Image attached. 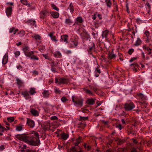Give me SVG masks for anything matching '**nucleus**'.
I'll return each instance as SVG.
<instances>
[{
    "label": "nucleus",
    "instance_id": "nucleus-1",
    "mask_svg": "<svg viewBox=\"0 0 152 152\" xmlns=\"http://www.w3.org/2000/svg\"><path fill=\"white\" fill-rule=\"evenodd\" d=\"M32 134L34 135L28 136L24 134H18L16 135L15 137L19 140L23 141L30 145H39L40 142L39 133L33 131L32 132Z\"/></svg>",
    "mask_w": 152,
    "mask_h": 152
},
{
    "label": "nucleus",
    "instance_id": "nucleus-2",
    "mask_svg": "<svg viewBox=\"0 0 152 152\" xmlns=\"http://www.w3.org/2000/svg\"><path fill=\"white\" fill-rule=\"evenodd\" d=\"M72 99L75 105L80 107L83 106V99L77 96H72Z\"/></svg>",
    "mask_w": 152,
    "mask_h": 152
},
{
    "label": "nucleus",
    "instance_id": "nucleus-3",
    "mask_svg": "<svg viewBox=\"0 0 152 152\" xmlns=\"http://www.w3.org/2000/svg\"><path fill=\"white\" fill-rule=\"evenodd\" d=\"M55 83L59 85L67 84L69 83V79L64 77L56 78Z\"/></svg>",
    "mask_w": 152,
    "mask_h": 152
},
{
    "label": "nucleus",
    "instance_id": "nucleus-4",
    "mask_svg": "<svg viewBox=\"0 0 152 152\" xmlns=\"http://www.w3.org/2000/svg\"><path fill=\"white\" fill-rule=\"evenodd\" d=\"M135 105L132 102L125 103L124 105V107L126 111H130L135 107Z\"/></svg>",
    "mask_w": 152,
    "mask_h": 152
},
{
    "label": "nucleus",
    "instance_id": "nucleus-5",
    "mask_svg": "<svg viewBox=\"0 0 152 152\" xmlns=\"http://www.w3.org/2000/svg\"><path fill=\"white\" fill-rule=\"evenodd\" d=\"M23 50L25 55L27 57H30L34 53V52L33 51L29 52V48L28 46H24L23 48Z\"/></svg>",
    "mask_w": 152,
    "mask_h": 152
},
{
    "label": "nucleus",
    "instance_id": "nucleus-6",
    "mask_svg": "<svg viewBox=\"0 0 152 152\" xmlns=\"http://www.w3.org/2000/svg\"><path fill=\"white\" fill-rule=\"evenodd\" d=\"M49 14V12L46 10H43L41 11L40 13V18H46Z\"/></svg>",
    "mask_w": 152,
    "mask_h": 152
},
{
    "label": "nucleus",
    "instance_id": "nucleus-7",
    "mask_svg": "<svg viewBox=\"0 0 152 152\" xmlns=\"http://www.w3.org/2000/svg\"><path fill=\"white\" fill-rule=\"evenodd\" d=\"M78 44V41L76 39H74L69 43V47L70 48H75L76 47Z\"/></svg>",
    "mask_w": 152,
    "mask_h": 152
},
{
    "label": "nucleus",
    "instance_id": "nucleus-8",
    "mask_svg": "<svg viewBox=\"0 0 152 152\" xmlns=\"http://www.w3.org/2000/svg\"><path fill=\"white\" fill-rule=\"evenodd\" d=\"M26 124L30 128H33L35 125L34 122L32 120L29 118H27Z\"/></svg>",
    "mask_w": 152,
    "mask_h": 152
},
{
    "label": "nucleus",
    "instance_id": "nucleus-9",
    "mask_svg": "<svg viewBox=\"0 0 152 152\" xmlns=\"http://www.w3.org/2000/svg\"><path fill=\"white\" fill-rule=\"evenodd\" d=\"M42 128L45 130H47L50 129V124L48 122L44 123V124H42Z\"/></svg>",
    "mask_w": 152,
    "mask_h": 152
},
{
    "label": "nucleus",
    "instance_id": "nucleus-10",
    "mask_svg": "<svg viewBox=\"0 0 152 152\" xmlns=\"http://www.w3.org/2000/svg\"><path fill=\"white\" fill-rule=\"evenodd\" d=\"M95 48V45L94 43L92 42L91 46V47L89 46L87 50V51L89 54H92V51L93 50H94Z\"/></svg>",
    "mask_w": 152,
    "mask_h": 152
},
{
    "label": "nucleus",
    "instance_id": "nucleus-11",
    "mask_svg": "<svg viewBox=\"0 0 152 152\" xmlns=\"http://www.w3.org/2000/svg\"><path fill=\"white\" fill-rule=\"evenodd\" d=\"M12 11V7H7L6 9V13L8 16H10L11 15Z\"/></svg>",
    "mask_w": 152,
    "mask_h": 152
},
{
    "label": "nucleus",
    "instance_id": "nucleus-12",
    "mask_svg": "<svg viewBox=\"0 0 152 152\" xmlns=\"http://www.w3.org/2000/svg\"><path fill=\"white\" fill-rule=\"evenodd\" d=\"M68 36L67 35H63L61 36V41H63L66 43H68Z\"/></svg>",
    "mask_w": 152,
    "mask_h": 152
},
{
    "label": "nucleus",
    "instance_id": "nucleus-13",
    "mask_svg": "<svg viewBox=\"0 0 152 152\" xmlns=\"http://www.w3.org/2000/svg\"><path fill=\"white\" fill-rule=\"evenodd\" d=\"M17 84L19 87L24 86V82L22 80L19 78H17L16 79Z\"/></svg>",
    "mask_w": 152,
    "mask_h": 152
},
{
    "label": "nucleus",
    "instance_id": "nucleus-14",
    "mask_svg": "<svg viewBox=\"0 0 152 152\" xmlns=\"http://www.w3.org/2000/svg\"><path fill=\"white\" fill-rule=\"evenodd\" d=\"M8 60V54H7L6 53L4 56L3 57L2 61V63L3 64H6Z\"/></svg>",
    "mask_w": 152,
    "mask_h": 152
},
{
    "label": "nucleus",
    "instance_id": "nucleus-15",
    "mask_svg": "<svg viewBox=\"0 0 152 152\" xmlns=\"http://www.w3.org/2000/svg\"><path fill=\"white\" fill-rule=\"evenodd\" d=\"M130 66L133 67L134 68L133 70L135 72L137 71V68H138L139 67V65L136 63H134L131 64Z\"/></svg>",
    "mask_w": 152,
    "mask_h": 152
},
{
    "label": "nucleus",
    "instance_id": "nucleus-16",
    "mask_svg": "<svg viewBox=\"0 0 152 152\" xmlns=\"http://www.w3.org/2000/svg\"><path fill=\"white\" fill-rule=\"evenodd\" d=\"M26 23L28 24H30L31 25H34L35 27H36V25L35 24L36 21L34 19H29L26 21Z\"/></svg>",
    "mask_w": 152,
    "mask_h": 152
},
{
    "label": "nucleus",
    "instance_id": "nucleus-17",
    "mask_svg": "<svg viewBox=\"0 0 152 152\" xmlns=\"http://www.w3.org/2000/svg\"><path fill=\"white\" fill-rule=\"evenodd\" d=\"M42 94L45 98L48 97L50 94V93L48 90H44L42 92Z\"/></svg>",
    "mask_w": 152,
    "mask_h": 152
},
{
    "label": "nucleus",
    "instance_id": "nucleus-18",
    "mask_svg": "<svg viewBox=\"0 0 152 152\" xmlns=\"http://www.w3.org/2000/svg\"><path fill=\"white\" fill-rule=\"evenodd\" d=\"M109 32V31L107 30H106L104 31H103L102 32V37L103 38H106V40H107V37L108 35V33Z\"/></svg>",
    "mask_w": 152,
    "mask_h": 152
},
{
    "label": "nucleus",
    "instance_id": "nucleus-19",
    "mask_svg": "<svg viewBox=\"0 0 152 152\" xmlns=\"http://www.w3.org/2000/svg\"><path fill=\"white\" fill-rule=\"evenodd\" d=\"M30 112L31 114L34 116H38L39 115L38 112L34 109H31Z\"/></svg>",
    "mask_w": 152,
    "mask_h": 152
},
{
    "label": "nucleus",
    "instance_id": "nucleus-20",
    "mask_svg": "<svg viewBox=\"0 0 152 152\" xmlns=\"http://www.w3.org/2000/svg\"><path fill=\"white\" fill-rule=\"evenodd\" d=\"M87 104L90 105H93L95 103V101L93 99H88L86 101Z\"/></svg>",
    "mask_w": 152,
    "mask_h": 152
},
{
    "label": "nucleus",
    "instance_id": "nucleus-21",
    "mask_svg": "<svg viewBox=\"0 0 152 152\" xmlns=\"http://www.w3.org/2000/svg\"><path fill=\"white\" fill-rule=\"evenodd\" d=\"M83 89L86 93L90 95H93L92 92L90 90L87 89L86 88H83Z\"/></svg>",
    "mask_w": 152,
    "mask_h": 152
},
{
    "label": "nucleus",
    "instance_id": "nucleus-22",
    "mask_svg": "<svg viewBox=\"0 0 152 152\" xmlns=\"http://www.w3.org/2000/svg\"><path fill=\"white\" fill-rule=\"evenodd\" d=\"M114 140L117 142L118 145H121L123 143L124 141V140H121V139L118 138L114 139Z\"/></svg>",
    "mask_w": 152,
    "mask_h": 152
},
{
    "label": "nucleus",
    "instance_id": "nucleus-23",
    "mask_svg": "<svg viewBox=\"0 0 152 152\" xmlns=\"http://www.w3.org/2000/svg\"><path fill=\"white\" fill-rule=\"evenodd\" d=\"M50 13L54 18H57L59 16V14L57 12H50Z\"/></svg>",
    "mask_w": 152,
    "mask_h": 152
},
{
    "label": "nucleus",
    "instance_id": "nucleus-24",
    "mask_svg": "<svg viewBox=\"0 0 152 152\" xmlns=\"http://www.w3.org/2000/svg\"><path fill=\"white\" fill-rule=\"evenodd\" d=\"M115 55L112 52L109 54L108 59L109 60H111L113 58H115Z\"/></svg>",
    "mask_w": 152,
    "mask_h": 152
},
{
    "label": "nucleus",
    "instance_id": "nucleus-25",
    "mask_svg": "<svg viewBox=\"0 0 152 152\" xmlns=\"http://www.w3.org/2000/svg\"><path fill=\"white\" fill-rule=\"evenodd\" d=\"M54 56L57 58H60L61 56V53L59 51H56L53 53Z\"/></svg>",
    "mask_w": 152,
    "mask_h": 152
},
{
    "label": "nucleus",
    "instance_id": "nucleus-26",
    "mask_svg": "<svg viewBox=\"0 0 152 152\" xmlns=\"http://www.w3.org/2000/svg\"><path fill=\"white\" fill-rule=\"evenodd\" d=\"M76 21L75 23L77 24L79 23H82L83 22V20L81 17H77L76 19Z\"/></svg>",
    "mask_w": 152,
    "mask_h": 152
},
{
    "label": "nucleus",
    "instance_id": "nucleus-27",
    "mask_svg": "<svg viewBox=\"0 0 152 152\" xmlns=\"http://www.w3.org/2000/svg\"><path fill=\"white\" fill-rule=\"evenodd\" d=\"M68 8L70 10V12L72 13L74 12V9L73 4L72 3H70L69 6Z\"/></svg>",
    "mask_w": 152,
    "mask_h": 152
},
{
    "label": "nucleus",
    "instance_id": "nucleus-28",
    "mask_svg": "<svg viewBox=\"0 0 152 152\" xmlns=\"http://www.w3.org/2000/svg\"><path fill=\"white\" fill-rule=\"evenodd\" d=\"M105 2L107 7L109 8L111 7L112 2L110 0H105Z\"/></svg>",
    "mask_w": 152,
    "mask_h": 152
},
{
    "label": "nucleus",
    "instance_id": "nucleus-29",
    "mask_svg": "<svg viewBox=\"0 0 152 152\" xmlns=\"http://www.w3.org/2000/svg\"><path fill=\"white\" fill-rule=\"evenodd\" d=\"M32 37L33 38H34L36 40H41V37L39 35L35 34L34 35L32 36Z\"/></svg>",
    "mask_w": 152,
    "mask_h": 152
},
{
    "label": "nucleus",
    "instance_id": "nucleus-30",
    "mask_svg": "<svg viewBox=\"0 0 152 152\" xmlns=\"http://www.w3.org/2000/svg\"><path fill=\"white\" fill-rule=\"evenodd\" d=\"M23 125L20 124L16 126V130L18 131H21L23 129Z\"/></svg>",
    "mask_w": 152,
    "mask_h": 152
},
{
    "label": "nucleus",
    "instance_id": "nucleus-31",
    "mask_svg": "<svg viewBox=\"0 0 152 152\" xmlns=\"http://www.w3.org/2000/svg\"><path fill=\"white\" fill-rule=\"evenodd\" d=\"M138 96L142 100L145 99L146 97V96H145L143 94L141 93H139V94Z\"/></svg>",
    "mask_w": 152,
    "mask_h": 152
},
{
    "label": "nucleus",
    "instance_id": "nucleus-32",
    "mask_svg": "<svg viewBox=\"0 0 152 152\" xmlns=\"http://www.w3.org/2000/svg\"><path fill=\"white\" fill-rule=\"evenodd\" d=\"M61 137L64 140H66L69 137V135L67 134H66L65 133L62 134H61Z\"/></svg>",
    "mask_w": 152,
    "mask_h": 152
},
{
    "label": "nucleus",
    "instance_id": "nucleus-33",
    "mask_svg": "<svg viewBox=\"0 0 152 152\" xmlns=\"http://www.w3.org/2000/svg\"><path fill=\"white\" fill-rule=\"evenodd\" d=\"M21 2L24 5L28 6V7H30V4L28 3L26 0H21Z\"/></svg>",
    "mask_w": 152,
    "mask_h": 152
},
{
    "label": "nucleus",
    "instance_id": "nucleus-34",
    "mask_svg": "<svg viewBox=\"0 0 152 152\" xmlns=\"http://www.w3.org/2000/svg\"><path fill=\"white\" fill-rule=\"evenodd\" d=\"M141 41L139 38L137 39V40L134 44V45L136 46L140 45L141 43Z\"/></svg>",
    "mask_w": 152,
    "mask_h": 152
},
{
    "label": "nucleus",
    "instance_id": "nucleus-35",
    "mask_svg": "<svg viewBox=\"0 0 152 152\" xmlns=\"http://www.w3.org/2000/svg\"><path fill=\"white\" fill-rule=\"evenodd\" d=\"M30 58L33 60H38L39 58L38 57L34 55H32L30 57H29Z\"/></svg>",
    "mask_w": 152,
    "mask_h": 152
},
{
    "label": "nucleus",
    "instance_id": "nucleus-36",
    "mask_svg": "<svg viewBox=\"0 0 152 152\" xmlns=\"http://www.w3.org/2000/svg\"><path fill=\"white\" fill-rule=\"evenodd\" d=\"M80 142V137H79L76 139V142L74 143L75 146H77Z\"/></svg>",
    "mask_w": 152,
    "mask_h": 152
},
{
    "label": "nucleus",
    "instance_id": "nucleus-37",
    "mask_svg": "<svg viewBox=\"0 0 152 152\" xmlns=\"http://www.w3.org/2000/svg\"><path fill=\"white\" fill-rule=\"evenodd\" d=\"M89 87L91 90L94 91L95 92H96L97 90V88L95 86L90 85Z\"/></svg>",
    "mask_w": 152,
    "mask_h": 152
},
{
    "label": "nucleus",
    "instance_id": "nucleus-38",
    "mask_svg": "<svg viewBox=\"0 0 152 152\" xmlns=\"http://www.w3.org/2000/svg\"><path fill=\"white\" fill-rule=\"evenodd\" d=\"M72 22V20L69 18L66 19L65 20L66 23L69 25H71Z\"/></svg>",
    "mask_w": 152,
    "mask_h": 152
},
{
    "label": "nucleus",
    "instance_id": "nucleus-39",
    "mask_svg": "<svg viewBox=\"0 0 152 152\" xmlns=\"http://www.w3.org/2000/svg\"><path fill=\"white\" fill-rule=\"evenodd\" d=\"M114 2V0H113ZM113 5L114 6V10L115 12H117L118 11V5L117 3L114 2Z\"/></svg>",
    "mask_w": 152,
    "mask_h": 152
},
{
    "label": "nucleus",
    "instance_id": "nucleus-40",
    "mask_svg": "<svg viewBox=\"0 0 152 152\" xmlns=\"http://www.w3.org/2000/svg\"><path fill=\"white\" fill-rule=\"evenodd\" d=\"M29 92L31 95H33L34 93H36L35 89L34 88H31Z\"/></svg>",
    "mask_w": 152,
    "mask_h": 152
},
{
    "label": "nucleus",
    "instance_id": "nucleus-41",
    "mask_svg": "<svg viewBox=\"0 0 152 152\" xmlns=\"http://www.w3.org/2000/svg\"><path fill=\"white\" fill-rule=\"evenodd\" d=\"M84 146L85 148L88 151L90 150L91 148L90 146L88 145L87 143H84Z\"/></svg>",
    "mask_w": 152,
    "mask_h": 152
},
{
    "label": "nucleus",
    "instance_id": "nucleus-42",
    "mask_svg": "<svg viewBox=\"0 0 152 152\" xmlns=\"http://www.w3.org/2000/svg\"><path fill=\"white\" fill-rule=\"evenodd\" d=\"M20 35V37H22L25 34V32L23 30L20 31L18 33Z\"/></svg>",
    "mask_w": 152,
    "mask_h": 152
},
{
    "label": "nucleus",
    "instance_id": "nucleus-43",
    "mask_svg": "<svg viewBox=\"0 0 152 152\" xmlns=\"http://www.w3.org/2000/svg\"><path fill=\"white\" fill-rule=\"evenodd\" d=\"M22 94L24 97L28 96L29 95L28 92L27 91H23L22 93Z\"/></svg>",
    "mask_w": 152,
    "mask_h": 152
},
{
    "label": "nucleus",
    "instance_id": "nucleus-44",
    "mask_svg": "<svg viewBox=\"0 0 152 152\" xmlns=\"http://www.w3.org/2000/svg\"><path fill=\"white\" fill-rule=\"evenodd\" d=\"M7 120L10 122H12L14 121V118L13 117H11L10 118H8Z\"/></svg>",
    "mask_w": 152,
    "mask_h": 152
},
{
    "label": "nucleus",
    "instance_id": "nucleus-45",
    "mask_svg": "<svg viewBox=\"0 0 152 152\" xmlns=\"http://www.w3.org/2000/svg\"><path fill=\"white\" fill-rule=\"evenodd\" d=\"M61 101L63 102L68 100V99L65 96H63L61 98Z\"/></svg>",
    "mask_w": 152,
    "mask_h": 152
},
{
    "label": "nucleus",
    "instance_id": "nucleus-46",
    "mask_svg": "<svg viewBox=\"0 0 152 152\" xmlns=\"http://www.w3.org/2000/svg\"><path fill=\"white\" fill-rule=\"evenodd\" d=\"M71 151L73 152H83L81 151H77L75 148V147H73L71 148Z\"/></svg>",
    "mask_w": 152,
    "mask_h": 152
},
{
    "label": "nucleus",
    "instance_id": "nucleus-47",
    "mask_svg": "<svg viewBox=\"0 0 152 152\" xmlns=\"http://www.w3.org/2000/svg\"><path fill=\"white\" fill-rule=\"evenodd\" d=\"M51 6L53 9L56 10V11H58L59 10V9L55 4H52Z\"/></svg>",
    "mask_w": 152,
    "mask_h": 152
},
{
    "label": "nucleus",
    "instance_id": "nucleus-48",
    "mask_svg": "<svg viewBox=\"0 0 152 152\" xmlns=\"http://www.w3.org/2000/svg\"><path fill=\"white\" fill-rule=\"evenodd\" d=\"M55 92L56 94H60L61 93V91L59 89L56 88L54 89Z\"/></svg>",
    "mask_w": 152,
    "mask_h": 152
},
{
    "label": "nucleus",
    "instance_id": "nucleus-49",
    "mask_svg": "<svg viewBox=\"0 0 152 152\" xmlns=\"http://www.w3.org/2000/svg\"><path fill=\"white\" fill-rule=\"evenodd\" d=\"M88 119V117H82L80 116V120H87Z\"/></svg>",
    "mask_w": 152,
    "mask_h": 152
},
{
    "label": "nucleus",
    "instance_id": "nucleus-50",
    "mask_svg": "<svg viewBox=\"0 0 152 152\" xmlns=\"http://www.w3.org/2000/svg\"><path fill=\"white\" fill-rule=\"evenodd\" d=\"M144 34L147 37V38L148 39V36L150 34L149 32L148 31L146 30L145 31Z\"/></svg>",
    "mask_w": 152,
    "mask_h": 152
},
{
    "label": "nucleus",
    "instance_id": "nucleus-51",
    "mask_svg": "<svg viewBox=\"0 0 152 152\" xmlns=\"http://www.w3.org/2000/svg\"><path fill=\"white\" fill-rule=\"evenodd\" d=\"M42 55L45 59L50 60V58L48 56L47 54H42Z\"/></svg>",
    "mask_w": 152,
    "mask_h": 152
},
{
    "label": "nucleus",
    "instance_id": "nucleus-52",
    "mask_svg": "<svg viewBox=\"0 0 152 152\" xmlns=\"http://www.w3.org/2000/svg\"><path fill=\"white\" fill-rule=\"evenodd\" d=\"M134 51V50L132 48H131L128 51V53L129 54L131 55Z\"/></svg>",
    "mask_w": 152,
    "mask_h": 152
},
{
    "label": "nucleus",
    "instance_id": "nucleus-53",
    "mask_svg": "<svg viewBox=\"0 0 152 152\" xmlns=\"http://www.w3.org/2000/svg\"><path fill=\"white\" fill-rule=\"evenodd\" d=\"M95 72H97L99 74H100L101 73L100 70L99 69L98 67L96 68Z\"/></svg>",
    "mask_w": 152,
    "mask_h": 152
},
{
    "label": "nucleus",
    "instance_id": "nucleus-54",
    "mask_svg": "<svg viewBox=\"0 0 152 152\" xmlns=\"http://www.w3.org/2000/svg\"><path fill=\"white\" fill-rule=\"evenodd\" d=\"M51 69L53 73H55L57 72L56 68H55L54 67H51Z\"/></svg>",
    "mask_w": 152,
    "mask_h": 152
},
{
    "label": "nucleus",
    "instance_id": "nucleus-55",
    "mask_svg": "<svg viewBox=\"0 0 152 152\" xmlns=\"http://www.w3.org/2000/svg\"><path fill=\"white\" fill-rule=\"evenodd\" d=\"M58 119V118L56 116H53L50 118V119L51 120H55Z\"/></svg>",
    "mask_w": 152,
    "mask_h": 152
},
{
    "label": "nucleus",
    "instance_id": "nucleus-56",
    "mask_svg": "<svg viewBox=\"0 0 152 152\" xmlns=\"http://www.w3.org/2000/svg\"><path fill=\"white\" fill-rule=\"evenodd\" d=\"M130 152H137L136 148H132Z\"/></svg>",
    "mask_w": 152,
    "mask_h": 152
},
{
    "label": "nucleus",
    "instance_id": "nucleus-57",
    "mask_svg": "<svg viewBox=\"0 0 152 152\" xmlns=\"http://www.w3.org/2000/svg\"><path fill=\"white\" fill-rule=\"evenodd\" d=\"M51 39L53 41H55V42H57V40H56V37L55 36H53L51 38Z\"/></svg>",
    "mask_w": 152,
    "mask_h": 152
},
{
    "label": "nucleus",
    "instance_id": "nucleus-58",
    "mask_svg": "<svg viewBox=\"0 0 152 152\" xmlns=\"http://www.w3.org/2000/svg\"><path fill=\"white\" fill-rule=\"evenodd\" d=\"M15 29V27H12V28H10V29L9 31L10 33H12L14 31Z\"/></svg>",
    "mask_w": 152,
    "mask_h": 152
},
{
    "label": "nucleus",
    "instance_id": "nucleus-59",
    "mask_svg": "<svg viewBox=\"0 0 152 152\" xmlns=\"http://www.w3.org/2000/svg\"><path fill=\"white\" fill-rule=\"evenodd\" d=\"M15 54L16 56H18L20 55V53L19 51H17L15 53Z\"/></svg>",
    "mask_w": 152,
    "mask_h": 152
},
{
    "label": "nucleus",
    "instance_id": "nucleus-60",
    "mask_svg": "<svg viewBox=\"0 0 152 152\" xmlns=\"http://www.w3.org/2000/svg\"><path fill=\"white\" fill-rule=\"evenodd\" d=\"M126 11H127V12L128 13H129L130 12V11L129 10L128 4V3L126 4Z\"/></svg>",
    "mask_w": 152,
    "mask_h": 152
},
{
    "label": "nucleus",
    "instance_id": "nucleus-61",
    "mask_svg": "<svg viewBox=\"0 0 152 152\" xmlns=\"http://www.w3.org/2000/svg\"><path fill=\"white\" fill-rule=\"evenodd\" d=\"M136 20L137 22L139 23H142V20H141L139 18H137L136 19Z\"/></svg>",
    "mask_w": 152,
    "mask_h": 152
},
{
    "label": "nucleus",
    "instance_id": "nucleus-62",
    "mask_svg": "<svg viewBox=\"0 0 152 152\" xmlns=\"http://www.w3.org/2000/svg\"><path fill=\"white\" fill-rule=\"evenodd\" d=\"M143 49H146L147 51H148V50H151V49L149 48H146L145 46H143Z\"/></svg>",
    "mask_w": 152,
    "mask_h": 152
},
{
    "label": "nucleus",
    "instance_id": "nucleus-63",
    "mask_svg": "<svg viewBox=\"0 0 152 152\" xmlns=\"http://www.w3.org/2000/svg\"><path fill=\"white\" fill-rule=\"evenodd\" d=\"M83 35H85L86 36H87L88 35V33L85 30H84L83 31Z\"/></svg>",
    "mask_w": 152,
    "mask_h": 152
},
{
    "label": "nucleus",
    "instance_id": "nucleus-64",
    "mask_svg": "<svg viewBox=\"0 0 152 152\" xmlns=\"http://www.w3.org/2000/svg\"><path fill=\"white\" fill-rule=\"evenodd\" d=\"M136 59V58H135V57L132 58L129 60V62H131L132 61H133L134 60H135Z\"/></svg>",
    "mask_w": 152,
    "mask_h": 152
}]
</instances>
